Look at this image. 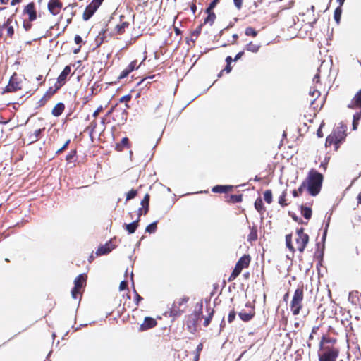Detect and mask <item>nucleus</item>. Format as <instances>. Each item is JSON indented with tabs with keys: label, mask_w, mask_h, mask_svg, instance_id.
Wrapping results in <instances>:
<instances>
[{
	"label": "nucleus",
	"mask_w": 361,
	"mask_h": 361,
	"mask_svg": "<svg viewBox=\"0 0 361 361\" xmlns=\"http://www.w3.org/2000/svg\"><path fill=\"white\" fill-rule=\"evenodd\" d=\"M335 344V339L322 337L318 350L319 361H336L339 350Z\"/></svg>",
	"instance_id": "obj_1"
},
{
	"label": "nucleus",
	"mask_w": 361,
	"mask_h": 361,
	"mask_svg": "<svg viewBox=\"0 0 361 361\" xmlns=\"http://www.w3.org/2000/svg\"><path fill=\"white\" fill-rule=\"evenodd\" d=\"M322 181V175L317 171L311 170L305 181L299 188V190L306 189L311 195L316 196L320 192Z\"/></svg>",
	"instance_id": "obj_2"
},
{
	"label": "nucleus",
	"mask_w": 361,
	"mask_h": 361,
	"mask_svg": "<svg viewBox=\"0 0 361 361\" xmlns=\"http://www.w3.org/2000/svg\"><path fill=\"white\" fill-rule=\"evenodd\" d=\"M309 241V236L305 233L303 228L297 230L295 236V246L292 243L291 235H287L286 236V244L287 247L291 251L294 252L298 250L300 252H302Z\"/></svg>",
	"instance_id": "obj_3"
},
{
	"label": "nucleus",
	"mask_w": 361,
	"mask_h": 361,
	"mask_svg": "<svg viewBox=\"0 0 361 361\" xmlns=\"http://www.w3.org/2000/svg\"><path fill=\"white\" fill-rule=\"evenodd\" d=\"M347 126L340 123L334 132L329 135L326 140V146L335 145V149L338 148V145L343 142L346 137Z\"/></svg>",
	"instance_id": "obj_4"
},
{
	"label": "nucleus",
	"mask_w": 361,
	"mask_h": 361,
	"mask_svg": "<svg viewBox=\"0 0 361 361\" xmlns=\"http://www.w3.org/2000/svg\"><path fill=\"white\" fill-rule=\"evenodd\" d=\"M71 73L70 66H67L64 68L63 71L61 73L57 80L50 79L49 80V87L47 90V96L53 95L64 83L67 75Z\"/></svg>",
	"instance_id": "obj_5"
},
{
	"label": "nucleus",
	"mask_w": 361,
	"mask_h": 361,
	"mask_svg": "<svg viewBox=\"0 0 361 361\" xmlns=\"http://www.w3.org/2000/svg\"><path fill=\"white\" fill-rule=\"evenodd\" d=\"M303 287H298L295 290L290 307L293 315H298L302 307L303 301Z\"/></svg>",
	"instance_id": "obj_6"
},
{
	"label": "nucleus",
	"mask_w": 361,
	"mask_h": 361,
	"mask_svg": "<svg viewBox=\"0 0 361 361\" xmlns=\"http://www.w3.org/2000/svg\"><path fill=\"white\" fill-rule=\"evenodd\" d=\"M87 276L85 274H80L74 281V288L71 290L72 298L78 299L81 297L82 288L86 284Z\"/></svg>",
	"instance_id": "obj_7"
},
{
	"label": "nucleus",
	"mask_w": 361,
	"mask_h": 361,
	"mask_svg": "<svg viewBox=\"0 0 361 361\" xmlns=\"http://www.w3.org/2000/svg\"><path fill=\"white\" fill-rule=\"evenodd\" d=\"M250 262V259L249 256L244 255L240 257L229 277V281L234 280L240 274L243 269L248 267Z\"/></svg>",
	"instance_id": "obj_8"
},
{
	"label": "nucleus",
	"mask_w": 361,
	"mask_h": 361,
	"mask_svg": "<svg viewBox=\"0 0 361 361\" xmlns=\"http://www.w3.org/2000/svg\"><path fill=\"white\" fill-rule=\"evenodd\" d=\"M245 307L247 310H242L238 313V316L243 322H248L255 316V310L254 307L250 303L246 304Z\"/></svg>",
	"instance_id": "obj_9"
},
{
	"label": "nucleus",
	"mask_w": 361,
	"mask_h": 361,
	"mask_svg": "<svg viewBox=\"0 0 361 361\" xmlns=\"http://www.w3.org/2000/svg\"><path fill=\"white\" fill-rule=\"evenodd\" d=\"M62 4L59 0H50L48 3V9L52 16H57L60 13Z\"/></svg>",
	"instance_id": "obj_10"
},
{
	"label": "nucleus",
	"mask_w": 361,
	"mask_h": 361,
	"mask_svg": "<svg viewBox=\"0 0 361 361\" xmlns=\"http://www.w3.org/2000/svg\"><path fill=\"white\" fill-rule=\"evenodd\" d=\"M96 2L92 1L85 8L84 13H83V19L85 20H89L92 15L94 13V12L97 11V9L99 7V5L97 4Z\"/></svg>",
	"instance_id": "obj_11"
},
{
	"label": "nucleus",
	"mask_w": 361,
	"mask_h": 361,
	"mask_svg": "<svg viewBox=\"0 0 361 361\" xmlns=\"http://www.w3.org/2000/svg\"><path fill=\"white\" fill-rule=\"evenodd\" d=\"M115 247V245L112 243L111 241H109L106 243L104 245L100 246L97 252V255H106L109 252H110Z\"/></svg>",
	"instance_id": "obj_12"
},
{
	"label": "nucleus",
	"mask_w": 361,
	"mask_h": 361,
	"mask_svg": "<svg viewBox=\"0 0 361 361\" xmlns=\"http://www.w3.org/2000/svg\"><path fill=\"white\" fill-rule=\"evenodd\" d=\"M348 106L351 109H361V90L357 92Z\"/></svg>",
	"instance_id": "obj_13"
},
{
	"label": "nucleus",
	"mask_w": 361,
	"mask_h": 361,
	"mask_svg": "<svg viewBox=\"0 0 361 361\" xmlns=\"http://www.w3.org/2000/svg\"><path fill=\"white\" fill-rule=\"evenodd\" d=\"M24 12L28 14L29 20L30 21H33L36 19V12L33 3H30L27 4L24 9Z\"/></svg>",
	"instance_id": "obj_14"
},
{
	"label": "nucleus",
	"mask_w": 361,
	"mask_h": 361,
	"mask_svg": "<svg viewBox=\"0 0 361 361\" xmlns=\"http://www.w3.org/2000/svg\"><path fill=\"white\" fill-rule=\"evenodd\" d=\"M21 88L20 83L15 81L14 77H11L8 85L6 87V92H15Z\"/></svg>",
	"instance_id": "obj_15"
},
{
	"label": "nucleus",
	"mask_w": 361,
	"mask_h": 361,
	"mask_svg": "<svg viewBox=\"0 0 361 361\" xmlns=\"http://www.w3.org/2000/svg\"><path fill=\"white\" fill-rule=\"evenodd\" d=\"M157 322L152 317H146L143 324H141V330H146L156 326Z\"/></svg>",
	"instance_id": "obj_16"
},
{
	"label": "nucleus",
	"mask_w": 361,
	"mask_h": 361,
	"mask_svg": "<svg viewBox=\"0 0 361 361\" xmlns=\"http://www.w3.org/2000/svg\"><path fill=\"white\" fill-rule=\"evenodd\" d=\"M64 109L65 106L63 103H58L51 110V114L54 116H59L64 111Z\"/></svg>",
	"instance_id": "obj_17"
},
{
	"label": "nucleus",
	"mask_w": 361,
	"mask_h": 361,
	"mask_svg": "<svg viewBox=\"0 0 361 361\" xmlns=\"http://www.w3.org/2000/svg\"><path fill=\"white\" fill-rule=\"evenodd\" d=\"M206 12L207 13V17L205 18L204 23L212 25L216 19V15L212 11V10L207 9Z\"/></svg>",
	"instance_id": "obj_18"
},
{
	"label": "nucleus",
	"mask_w": 361,
	"mask_h": 361,
	"mask_svg": "<svg viewBox=\"0 0 361 361\" xmlns=\"http://www.w3.org/2000/svg\"><path fill=\"white\" fill-rule=\"evenodd\" d=\"M138 222H139V218L137 219L135 221L129 224H125L124 226L126 227V230L130 234L134 233L138 226Z\"/></svg>",
	"instance_id": "obj_19"
},
{
	"label": "nucleus",
	"mask_w": 361,
	"mask_h": 361,
	"mask_svg": "<svg viewBox=\"0 0 361 361\" xmlns=\"http://www.w3.org/2000/svg\"><path fill=\"white\" fill-rule=\"evenodd\" d=\"M260 48V44L250 42L246 45L245 49L252 53H257Z\"/></svg>",
	"instance_id": "obj_20"
},
{
	"label": "nucleus",
	"mask_w": 361,
	"mask_h": 361,
	"mask_svg": "<svg viewBox=\"0 0 361 361\" xmlns=\"http://www.w3.org/2000/svg\"><path fill=\"white\" fill-rule=\"evenodd\" d=\"M231 185H216L212 188V191L214 192H226L227 191L231 190Z\"/></svg>",
	"instance_id": "obj_21"
},
{
	"label": "nucleus",
	"mask_w": 361,
	"mask_h": 361,
	"mask_svg": "<svg viewBox=\"0 0 361 361\" xmlns=\"http://www.w3.org/2000/svg\"><path fill=\"white\" fill-rule=\"evenodd\" d=\"M149 196L148 194H147L144 199L142 200L141 202V205L144 207V214H147V212H148V209H149Z\"/></svg>",
	"instance_id": "obj_22"
},
{
	"label": "nucleus",
	"mask_w": 361,
	"mask_h": 361,
	"mask_svg": "<svg viewBox=\"0 0 361 361\" xmlns=\"http://www.w3.org/2000/svg\"><path fill=\"white\" fill-rule=\"evenodd\" d=\"M309 94L313 98V99L311 100V104H313L314 101L319 97L320 92L316 88H313L310 89Z\"/></svg>",
	"instance_id": "obj_23"
},
{
	"label": "nucleus",
	"mask_w": 361,
	"mask_h": 361,
	"mask_svg": "<svg viewBox=\"0 0 361 361\" xmlns=\"http://www.w3.org/2000/svg\"><path fill=\"white\" fill-rule=\"evenodd\" d=\"M342 13V8L341 6H338L336 8L334 11V19L337 23H339L341 20V16Z\"/></svg>",
	"instance_id": "obj_24"
},
{
	"label": "nucleus",
	"mask_w": 361,
	"mask_h": 361,
	"mask_svg": "<svg viewBox=\"0 0 361 361\" xmlns=\"http://www.w3.org/2000/svg\"><path fill=\"white\" fill-rule=\"evenodd\" d=\"M301 212L303 216L307 219H309L312 216V210L308 207H302Z\"/></svg>",
	"instance_id": "obj_25"
},
{
	"label": "nucleus",
	"mask_w": 361,
	"mask_h": 361,
	"mask_svg": "<svg viewBox=\"0 0 361 361\" xmlns=\"http://www.w3.org/2000/svg\"><path fill=\"white\" fill-rule=\"evenodd\" d=\"M264 200L268 203L270 204L272 201V193L271 190H266L264 192Z\"/></svg>",
	"instance_id": "obj_26"
},
{
	"label": "nucleus",
	"mask_w": 361,
	"mask_h": 361,
	"mask_svg": "<svg viewBox=\"0 0 361 361\" xmlns=\"http://www.w3.org/2000/svg\"><path fill=\"white\" fill-rule=\"evenodd\" d=\"M128 23H126V22H123V23H122L121 24H118L116 26V30L118 33H121L125 30V28L126 27H128Z\"/></svg>",
	"instance_id": "obj_27"
},
{
	"label": "nucleus",
	"mask_w": 361,
	"mask_h": 361,
	"mask_svg": "<svg viewBox=\"0 0 361 361\" xmlns=\"http://www.w3.org/2000/svg\"><path fill=\"white\" fill-rule=\"evenodd\" d=\"M245 33L247 36H252V37H256L257 35V32L251 27H247L245 29Z\"/></svg>",
	"instance_id": "obj_28"
},
{
	"label": "nucleus",
	"mask_w": 361,
	"mask_h": 361,
	"mask_svg": "<svg viewBox=\"0 0 361 361\" xmlns=\"http://www.w3.org/2000/svg\"><path fill=\"white\" fill-rule=\"evenodd\" d=\"M156 229H157V223L153 222L147 226L145 231H146V232L152 233L155 232Z\"/></svg>",
	"instance_id": "obj_29"
},
{
	"label": "nucleus",
	"mask_w": 361,
	"mask_h": 361,
	"mask_svg": "<svg viewBox=\"0 0 361 361\" xmlns=\"http://www.w3.org/2000/svg\"><path fill=\"white\" fill-rule=\"evenodd\" d=\"M255 207L258 212H261L263 209V202L261 199H257L255 202Z\"/></svg>",
	"instance_id": "obj_30"
},
{
	"label": "nucleus",
	"mask_w": 361,
	"mask_h": 361,
	"mask_svg": "<svg viewBox=\"0 0 361 361\" xmlns=\"http://www.w3.org/2000/svg\"><path fill=\"white\" fill-rule=\"evenodd\" d=\"M136 195H137V191L134 190H131L130 191H129L127 193L126 201L134 198L136 196Z\"/></svg>",
	"instance_id": "obj_31"
},
{
	"label": "nucleus",
	"mask_w": 361,
	"mask_h": 361,
	"mask_svg": "<svg viewBox=\"0 0 361 361\" xmlns=\"http://www.w3.org/2000/svg\"><path fill=\"white\" fill-rule=\"evenodd\" d=\"M279 203L281 206L286 205V192H283V194L279 197Z\"/></svg>",
	"instance_id": "obj_32"
},
{
	"label": "nucleus",
	"mask_w": 361,
	"mask_h": 361,
	"mask_svg": "<svg viewBox=\"0 0 361 361\" xmlns=\"http://www.w3.org/2000/svg\"><path fill=\"white\" fill-rule=\"evenodd\" d=\"M136 64H137V61H132L128 66V67L129 68V70L133 71L134 69L137 68L140 66H137Z\"/></svg>",
	"instance_id": "obj_33"
},
{
	"label": "nucleus",
	"mask_w": 361,
	"mask_h": 361,
	"mask_svg": "<svg viewBox=\"0 0 361 361\" xmlns=\"http://www.w3.org/2000/svg\"><path fill=\"white\" fill-rule=\"evenodd\" d=\"M212 314H213V312H210L209 316L204 319V325L205 326H208L209 324L210 323Z\"/></svg>",
	"instance_id": "obj_34"
},
{
	"label": "nucleus",
	"mask_w": 361,
	"mask_h": 361,
	"mask_svg": "<svg viewBox=\"0 0 361 361\" xmlns=\"http://www.w3.org/2000/svg\"><path fill=\"white\" fill-rule=\"evenodd\" d=\"M235 317V311H233V310L231 311L229 314H228V322L230 323L232 322L234 320Z\"/></svg>",
	"instance_id": "obj_35"
},
{
	"label": "nucleus",
	"mask_w": 361,
	"mask_h": 361,
	"mask_svg": "<svg viewBox=\"0 0 361 361\" xmlns=\"http://www.w3.org/2000/svg\"><path fill=\"white\" fill-rule=\"evenodd\" d=\"M257 239V233L256 231H252L250 234L248 236L249 240H255Z\"/></svg>",
	"instance_id": "obj_36"
},
{
	"label": "nucleus",
	"mask_w": 361,
	"mask_h": 361,
	"mask_svg": "<svg viewBox=\"0 0 361 361\" xmlns=\"http://www.w3.org/2000/svg\"><path fill=\"white\" fill-rule=\"evenodd\" d=\"M131 99V96L128 94V95H125V96H123L122 97H121L120 99V102H128V101H130Z\"/></svg>",
	"instance_id": "obj_37"
},
{
	"label": "nucleus",
	"mask_w": 361,
	"mask_h": 361,
	"mask_svg": "<svg viewBox=\"0 0 361 361\" xmlns=\"http://www.w3.org/2000/svg\"><path fill=\"white\" fill-rule=\"evenodd\" d=\"M42 130V129H38V130H36L35 131V133H34L35 140H34V139H32V142H34V141H35V140H37L38 139V137H39V135L41 134Z\"/></svg>",
	"instance_id": "obj_38"
},
{
	"label": "nucleus",
	"mask_w": 361,
	"mask_h": 361,
	"mask_svg": "<svg viewBox=\"0 0 361 361\" xmlns=\"http://www.w3.org/2000/svg\"><path fill=\"white\" fill-rule=\"evenodd\" d=\"M127 288V282L125 281H123L121 282L119 286V290H124Z\"/></svg>",
	"instance_id": "obj_39"
},
{
	"label": "nucleus",
	"mask_w": 361,
	"mask_h": 361,
	"mask_svg": "<svg viewBox=\"0 0 361 361\" xmlns=\"http://www.w3.org/2000/svg\"><path fill=\"white\" fill-rule=\"evenodd\" d=\"M14 34V29L12 26H9L8 28H7V35L10 37H12L13 35Z\"/></svg>",
	"instance_id": "obj_40"
},
{
	"label": "nucleus",
	"mask_w": 361,
	"mask_h": 361,
	"mask_svg": "<svg viewBox=\"0 0 361 361\" xmlns=\"http://www.w3.org/2000/svg\"><path fill=\"white\" fill-rule=\"evenodd\" d=\"M235 6L240 9L242 6L243 0H233Z\"/></svg>",
	"instance_id": "obj_41"
},
{
	"label": "nucleus",
	"mask_w": 361,
	"mask_h": 361,
	"mask_svg": "<svg viewBox=\"0 0 361 361\" xmlns=\"http://www.w3.org/2000/svg\"><path fill=\"white\" fill-rule=\"evenodd\" d=\"M219 0H214L213 1H212V3L210 4L209 6L207 8V9L209 10H212L216 5L217 2H218Z\"/></svg>",
	"instance_id": "obj_42"
},
{
	"label": "nucleus",
	"mask_w": 361,
	"mask_h": 361,
	"mask_svg": "<svg viewBox=\"0 0 361 361\" xmlns=\"http://www.w3.org/2000/svg\"><path fill=\"white\" fill-rule=\"evenodd\" d=\"M74 40H75V42L77 44H81V43H82V39L81 37H80V36H79V35H76V36L75 37Z\"/></svg>",
	"instance_id": "obj_43"
},
{
	"label": "nucleus",
	"mask_w": 361,
	"mask_h": 361,
	"mask_svg": "<svg viewBox=\"0 0 361 361\" xmlns=\"http://www.w3.org/2000/svg\"><path fill=\"white\" fill-rule=\"evenodd\" d=\"M128 75V72L126 69L123 70L122 72L120 74L119 79H122L126 78Z\"/></svg>",
	"instance_id": "obj_44"
},
{
	"label": "nucleus",
	"mask_w": 361,
	"mask_h": 361,
	"mask_svg": "<svg viewBox=\"0 0 361 361\" xmlns=\"http://www.w3.org/2000/svg\"><path fill=\"white\" fill-rule=\"evenodd\" d=\"M102 106H99V108H97V109L93 113V116L94 118H96L99 114L102 111Z\"/></svg>",
	"instance_id": "obj_45"
},
{
	"label": "nucleus",
	"mask_w": 361,
	"mask_h": 361,
	"mask_svg": "<svg viewBox=\"0 0 361 361\" xmlns=\"http://www.w3.org/2000/svg\"><path fill=\"white\" fill-rule=\"evenodd\" d=\"M357 124H358V122L356 120L355 116H354L353 122V130H356L357 129Z\"/></svg>",
	"instance_id": "obj_46"
},
{
	"label": "nucleus",
	"mask_w": 361,
	"mask_h": 361,
	"mask_svg": "<svg viewBox=\"0 0 361 361\" xmlns=\"http://www.w3.org/2000/svg\"><path fill=\"white\" fill-rule=\"evenodd\" d=\"M128 142V139L127 137H124L121 140V143L123 145H126Z\"/></svg>",
	"instance_id": "obj_47"
},
{
	"label": "nucleus",
	"mask_w": 361,
	"mask_h": 361,
	"mask_svg": "<svg viewBox=\"0 0 361 361\" xmlns=\"http://www.w3.org/2000/svg\"><path fill=\"white\" fill-rule=\"evenodd\" d=\"M224 71H225L227 73H230L231 71V66L227 64L226 67L225 68V69Z\"/></svg>",
	"instance_id": "obj_48"
},
{
	"label": "nucleus",
	"mask_w": 361,
	"mask_h": 361,
	"mask_svg": "<svg viewBox=\"0 0 361 361\" xmlns=\"http://www.w3.org/2000/svg\"><path fill=\"white\" fill-rule=\"evenodd\" d=\"M319 74H317L314 76V78H313V82H316V83H318L319 82Z\"/></svg>",
	"instance_id": "obj_49"
},
{
	"label": "nucleus",
	"mask_w": 361,
	"mask_h": 361,
	"mask_svg": "<svg viewBox=\"0 0 361 361\" xmlns=\"http://www.w3.org/2000/svg\"><path fill=\"white\" fill-rule=\"evenodd\" d=\"M135 298H136V302H137V304L138 303V302H139L140 300H141L142 299V297H140V296L137 294V293H136V292H135Z\"/></svg>",
	"instance_id": "obj_50"
},
{
	"label": "nucleus",
	"mask_w": 361,
	"mask_h": 361,
	"mask_svg": "<svg viewBox=\"0 0 361 361\" xmlns=\"http://www.w3.org/2000/svg\"><path fill=\"white\" fill-rule=\"evenodd\" d=\"M243 52H239V53L236 55V56H235V59H234V60H235V61H236V60H238V59H240V58H241V56H243Z\"/></svg>",
	"instance_id": "obj_51"
},
{
	"label": "nucleus",
	"mask_w": 361,
	"mask_h": 361,
	"mask_svg": "<svg viewBox=\"0 0 361 361\" xmlns=\"http://www.w3.org/2000/svg\"><path fill=\"white\" fill-rule=\"evenodd\" d=\"M22 0H12L11 1V5L12 6H14L17 4H19L20 2H21Z\"/></svg>",
	"instance_id": "obj_52"
},
{
	"label": "nucleus",
	"mask_w": 361,
	"mask_h": 361,
	"mask_svg": "<svg viewBox=\"0 0 361 361\" xmlns=\"http://www.w3.org/2000/svg\"><path fill=\"white\" fill-rule=\"evenodd\" d=\"M68 142H69V141H67V142L65 143V145H63L61 149H58L57 152H61L64 148H66V146L68 145Z\"/></svg>",
	"instance_id": "obj_53"
},
{
	"label": "nucleus",
	"mask_w": 361,
	"mask_h": 361,
	"mask_svg": "<svg viewBox=\"0 0 361 361\" xmlns=\"http://www.w3.org/2000/svg\"><path fill=\"white\" fill-rule=\"evenodd\" d=\"M232 58L231 56H228L226 59V61L227 63V64L230 65L231 62L232 61Z\"/></svg>",
	"instance_id": "obj_54"
},
{
	"label": "nucleus",
	"mask_w": 361,
	"mask_h": 361,
	"mask_svg": "<svg viewBox=\"0 0 361 361\" xmlns=\"http://www.w3.org/2000/svg\"><path fill=\"white\" fill-rule=\"evenodd\" d=\"M202 347H203L202 344V343H200V344L197 345V352H200V351L202 350Z\"/></svg>",
	"instance_id": "obj_55"
},
{
	"label": "nucleus",
	"mask_w": 361,
	"mask_h": 361,
	"mask_svg": "<svg viewBox=\"0 0 361 361\" xmlns=\"http://www.w3.org/2000/svg\"><path fill=\"white\" fill-rule=\"evenodd\" d=\"M298 192H302V191H300L299 190H293V195L294 197H298Z\"/></svg>",
	"instance_id": "obj_56"
},
{
	"label": "nucleus",
	"mask_w": 361,
	"mask_h": 361,
	"mask_svg": "<svg viewBox=\"0 0 361 361\" xmlns=\"http://www.w3.org/2000/svg\"><path fill=\"white\" fill-rule=\"evenodd\" d=\"M191 10H192V12L193 13H195V11H196V6H195V4H193V5L191 6Z\"/></svg>",
	"instance_id": "obj_57"
},
{
	"label": "nucleus",
	"mask_w": 361,
	"mask_h": 361,
	"mask_svg": "<svg viewBox=\"0 0 361 361\" xmlns=\"http://www.w3.org/2000/svg\"><path fill=\"white\" fill-rule=\"evenodd\" d=\"M142 212L144 213V211L142 210V208H140L138 211V217L140 219V216L142 215Z\"/></svg>",
	"instance_id": "obj_58"
},
{
	"label": "nucleus",
	"mask_w": 361,
	"mask_h": 361,
	"mask_svg": "<svg viewBox=\"0 0 361 361\" xmlns=\"http://www.w3.org/2000/svg\"><path fill=\"white\" fill-rule=\"evenodd\" d=\"M9 0H0L1 4H7Z\"/></svg>",
	"instance_id": "obj_59"
},
{
	"label": "nucleus",
	"mask_w": 361,
	"mask_h": 361,
	"mask_svg": "<svg viewBox=\"0 0 361 361\" xmlns=\"http://www.w3.org/2000/svg\"><path fill=\"white\" fill-rule=\"evenodd\" d=\"M92 1L93 2H96L97 1V4L100 6L102 2L103 1V0H93Z\"/></svg>",
	"instance_id": "obj_60"
},
{
	"label": "nucleus",
	"mask_w": 361,
	"mask_h": 361,
	"mask_svg": "<svg viewBox=\"0 0 361 361\" xmlns=\"http://www.w3.org/2000/svg\"><path fill=\"white\" fill-rule=\"evenodd\" d=\"M337 1L339 3V6H342V5L343 4L345 0H337Z\"/></svg>",
	"instance_id": "obj_61"
},
{
	"label": "nucleus",
	"mask_w": 361,
	"mask_h": 361,
	"mask_svg": "<svg viewBox=\"0 0 361 361\" xmlns=\"http://www.w3.org/2000/svg\"><path fill=\"white\" fill-rule=\"evenodd\" d=\"M358 203H361V192L359 193L357 196Z\"/></svg>",
	"instance_id": "obj_62"
},
{
	"label": "nucleus",
	"mask_w": 361,
	"mask_h": 361,
	"mask_svg": "<svg viewBox=\"0 0 361 361\" xmlns=\"http://www.w3.org/2000/svg\"><path fill=\"white\" fill-rule=\"evenodd\" d=\"M125 69L126 70V71L128 72V74L132 72V71L129 70L128 67H126Z\"/></svg>",
	"instance_id": "obj_63"
},
{
	"label": "nucleus",
	"mask_w": 361,
	"mask_h": 361,
	"mask_svg": "<svg viewBox=\"0 0 361 361\" xmlns=\"http://www.w3.org/2000/svg\"><path fill=\"white\" fill-rule=\"evenodd\" d=\"M80 50V47L74 50V54H77Z\"/></svg>",
	"instance_id": "obj_64"
}]
</instances>
